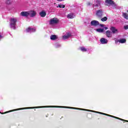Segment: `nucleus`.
Segmentation results:
<instances>
[{"label":"nucleus","mask_w":128,"mask_h":128,"mask_svg":"<svg viewBox=\"0 0 128 128\" xmlns=\"http://www.w3.org/2000/svg\"><path fill=\"white\" fill-rule=\"evenodd\" d=\"M18 19L16 18H11L10 20V28L13 30H16V24Z\"/></svg>","instance_id":"obj_1"},{"label":"nucleus","mask_w":128,"mask_h":128,"mask_svg":"<svg viewBox=\"0 0 128 128\" xmlns=\"http://www.w3.org/2000/svg\"><path fill=\"white\" fill-rule=\"evenodd\" d=\"M106 6H112L113 8H116V4L114 2V1H112V0H106Z\"/></svg>","instance_id":"obj_2"},{"label":"nucleus","mask_w":128,"mask_h":128,"mask_svg":"<svg viewBox=\"0 0 128 128\" xmlns=\"http://www.w3.org/2000/svg\"><path fill=\"white\" fill-rule=\"evenodd\" d=\"M96 16L97 18H102V16H104V11H102V10L100 9L97 10L96 12Z\"/></svg>","instance_id":"obj_3"},{"label":"nucleus","mask_w":128,"mask_h":128,"mask_svg":"<svg viewBox=\"0 0 128 128\" xmlns=\"http://www.w3.org/2000/svg\"><path fill=\"white\" fill-rule=\"evenodd\" d=\"M28 16H30V18H34V16H36V12L32 10L28 11Z\"/></svg>","instance_id":"obj_4"},{"label":"nucleus","mask_w":128,"mask_h":128,"mask_svg":"<svg viewBox=\"0 0 128 128\" xmlns=\"http://www.w3.org/2000/svg\"><path fill=\"white\" fill-rule=\"evenodd\" d=\"M110 30L113 34H118V30L114 26H111L110 28Z\"/></svg>","instance_id":"obj_5"},{"label":"nucleus","mask_w":128,"mask_h":128,"mask_svg":"<svg viewBox=\"0 0 128 128\" xmlns=\"http://www.w3.org/2000/svg\"><path fill=\"white\" fill-rule=\"evenodd\" d=\"M91 26H98L100 24V22L98 21L93 20L90 22Z\"/></svg>","instance_id":"obj_6"},{"label":"nucleus","mask_w":128,"mask_h":128,"mask_svg":"<svg viewBox=\"0 0 128 128\" xmlns=\"http://www.w3.org/2000/svg\"><path fill=\"white\" fill-rule=\"evenodd\" d=\"M58 20L56 18H53L50 21V24H58Z\"/></svg>","instance_id":"obj_7"},{"label":"nucleus","mask_w":128,"mask_h":128,"mask_svg":"<svg viewBox=\"0 0 128 128\" xmlns=\"http://www.w3.org/2000/svg\"><path fill=\"white\" fill-rule=\"evenodd\" d=\"M36 32V29L32 28L30 27L26 29V32Z\"/></svg>","instance_id":"obj_8"},{"label":"nucleus","mask_w":128,"mask_h":128,"mask_svg":"<svg viewBox=\"0 0 128 128\" xmlns=\"http://www.w3.org/2000/svg\"><path fill=\"white\" fill-rule=\"evenodd\" d=\"M72 36V34L70 33H66V35H64L62 36V38L64 40H68L69 38H70Z\"/></svg>","instance_id":"obj_9"},{"label":"nucleus","mask_w":128,"mask_h":128,"mask_svg":"<svg viewBox=\"0 0 128 128\" xmlns=\"http://www.w3.org/2000/svg\"><path fill=\"white\" fill-rule=\"evenodd\" d=\"M118 42L120 44H124L126 42V40L125 38H122L120 39V40H116V44H118Z\"/></svg>","instance_id":"obj_10"},{"label":"nucleus","mask_w":128,"mask_h":128,"mask_svg":"<svg viewBox=\"0 0 128 128\" xmlns=\"http://www.w3.org/2000/svg\"><path fill=\"white\" fill-rule=\"evenodd\" d=\"M20 16H28V12H26V11H24L21 12L20 13Z\"/></svg>","instance_id":"obj_11"},{"label":"nucleus","mask_w":128,"mask_h":128,"mask_svg":"<svg viewBox=\"0 0 128 128\" xmlns=\"http://www.w3.org/2000/svg\"><path fill=\"white\" fill-rule=\"evenodd\" d=\"M100 42L102 44H108V40L104 38H102L100 40Z\"/></svg>","instance_id":"obj_12"},{"label":"nucleus","mask_w":128,"mask_h":128,"mask_svg":"<svg viewBox=\"0 0 128 128\" xmlns=\"http://www.w3.org/2000/svg\"><path fill=\"white\" fill-rule=\"evenodd\" d=\"M100 0H96L95 4H93V6H96L98 8V6H100Z\"/></svg>","instance_id":"obj_13"},{"label":"nucleus","mask_w":128,"mask_h":128,"mask_svg":"<svg viewBox=\"0 0 128 128\" xmlns=\"http://www.w3.org/2000/svg\"><path fill=\"white\" fill-rule=\"evenodd\" d=\"M106 36L108 38H112V34L110 30H107L106 32Z\"/></svg>","instance_id":"obj_14"},{"label":"nucleus","mask_w":128,"mask_h":128,"mask_svg":"<svg viewBox=\"0 0 128 128\" xmlns=\"http://www.w3.org/2000/svg\"><path fill=\"white\" fill-rule=\"evenodd\" d=\"M74 14L72 13H70L67 15L68 18H74Z\"/></svg>","instance_id":"obj_15"},{"label":"nucleus","mask_w":128,"mask_h":128,"mask_svg":"<svg viewBox=\"0 0 128 128\" xmlns=\"http://www.w3.org/2000/svg\"><path fill=\"white\" fill-rule=\"evenodd\" d=\"M50 40H58V36L56 35H52L50 36Z\"/></svg>","instance_id":"obj_16"},{"label":"nucleus","mask_w":128,"mask_h":128,"mask_svg":"<svg viewBox=\"0 0 128 128\" xmlns=\"http://www.w3.org/2000/svg\"><path fill=\"white\" fill-rule=\"evenodd\" d=\"M40 14L42 18H44V16H46V14L44 11H42L40 13Z\"/></svg>","instance_id":"obj_17"},{"label":"nucleus","mask_w":128,"mask_h":128,"mask_svg":"<svg viewBox=\"0 0 128 128\" xmlns=\"http://www.w3.org/2000/svg\"><path fill=\"white\" fill-rule=\"evenodd\" d=\"M36 107H28L25 108H19L17 110H28V108H36Z\"/></svg>","instance_id":"obj_18"},{"label":"nucleus","mask_w":128,"mask_h":128,"mask_svg":"<svg viewBox=\"0 0 128 128\" xmlns=\"http://www.w3.org/2000/svg\"><path fill=\"white\" fill-rule=\"evenodd\" d=\"M96 30L98 32H104V29H102V28H98V29H96Z\"/></svg>","instance_id":"obj_19"},{"label":"nucleus","mask_w":128,"mask_h":128,"mask_svg":"<svg viewBox=\"0 0 128 128\" xmlns=\"http://www.w3.org/2000/svg\"><path fill=\"white\" fill-rule=\"evenodd\" d=\"M123 16L126 18V20H128V16L126 14V13H123Z\"/></svg>","instance_id":"obj_20"},{"label":"nucleus","mask_w":128,"mask_h":128,"mask_svg":"<svg viewBox=\"0 0 128 128\" xmlns=\"http://www.w3.org/2000/svg\"><path fill=\"white\" fill-rule=\"evenodd\" d=\"M65 6L64 4H58L57 6V8H64Z\"/></svg>","instance_id":"obj_21"},{"label":"nucleus","mask_w":128,"mask_h":128,"mask_svg":"<svg viewBox=\"0 0 128 128\" xmlns=\"http://www.w3.org/2000/svg\"><path fill=\"white\" fill-rule=\"evenodd\" d=\"M80 48L82 52H86V50H87L86 48L83 47V46L80 47Z\"/></svg>","instance_id":"obj_22"},{"label":"nucleus","mask_w":128,"mask_h":128,"mask_svg":"<svg viewBox=\"0 0 128 128\" xmlns=\"http://www.w3.org/2000/svg\"><path fill=\"white\" fill-rule=\"evenodd\" d=\"M102 22H106L108 20V18L106 17H104L103 18H101Z\"/></svg>","instance_id":"obj_23"},{"label":"nucleus","mask_w":128,"mask_h":128,"mask_svg":"<svg viewBox=\"0 0 128 128\" xmlns=\"http://www.w3.org/2000/svg\"><path fill=\"white\" fill-rule=\"evenodd\" d=\"M60 44H56L55 45L56 48H60Z\"/></svg>","instance_id":"obj_24"},{"label":"nucleus","mask_w":128,"mask_h":128,"mask_svg":"<svg viewBox=\"0 0 128 128\" xmlns=\"http://www.w3.org/2000/svg\"><path fill=\"white\" fill-rule=\"evenodd\" d=\"M6 2L8 4H10V0H6Z\"/></svg>","instance_id":"obj_25"},{"label":"nucleus","mask_w":128,"mask_h":128,"mask_svg":"<svg viewBox=\"0 0 128 128\" xmlns=\"http://www.w3.org/2000/svg\"><path fill=\"white\" fill-rule=\"evenodd\" d=\"M124 30H128V25H125L124 26Z\"/></svg>","instance_id":"obj_26"},{"label":"nucleus","mask_w":128,"mask_h":128,"mask_svg":"<svg viewBox=\"0 0 128 128\" xmlns=\"http://www.w3.org/2000/svg\"><path fill=\"white\" fill-rule=\"evenodd\" d=\"M87 6H92V3H90V2H88V4H87Z\"/></svg>","instance_id":"obj_27"},{"label":"nucleus","mask_w":128,"mask_h":128,"mask_svg":"<svg viewBox=\"0 0 128 128\" xmlns=\"http://www.w3.org/2000/svg\"><path fill=\"white\" fill-rule=\"evenodd\" d=\"M2 35H0V40H2Z\"/></svg>","instance_id":"obj_28"},{"label":"nucleus","mask_w":128,"mask_h":128,"mask_svg":"<svg viewBox=\"0 0 128 128\" xmlns=\"http://www.w3.org/2000/svg\"><path fill=\"white\" fill-rule=\"evenodd\" d=\"M108 28L107 27H104V30H108Z\"/></svg>","instance_id":"obj_29"},{"label":"nucleus","mask_w":128,"mask_h":128,"mask_svg":"<svg viewBox=\"0 0 128 128\" xmlns=\"http://www.w3.org/2000/svg\"><path fill=\"white\" fill-rule=\"evenodd\" d=\"M100 26H104V24H100Z\"/></svg>","instance_id":"obj_30"},{"label":"nucleus","mask_w":128,"mask_h":128,"mask_svg":"<svg viewBox=\"0 0 128 128\" xmlns=\"http://www.w3.org/2000/svg\"><path fill=\"white\" fill-rule=\"evenodd\" d=\"M58 2H62V0H57Z\"/></svg>","instance_id":"obj_31"},{"label":"nucleus","mask_w":128,"mask_h":128,"mask_svg":"<svg viewBox=\"0 0 128 128\" xmlns=\"http://www.w3.org/2000/svg\"><path fill=\"white\" fill-rule=\"evenodd\" d=\"M0 114H4V113H2V112H0Z\"/></svg>","instance_id":"obj_32"}]
</instances>
